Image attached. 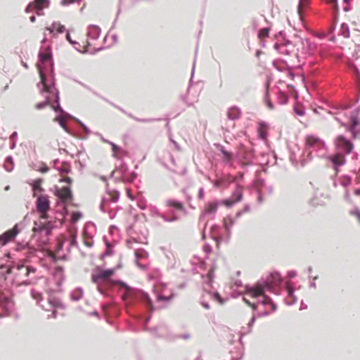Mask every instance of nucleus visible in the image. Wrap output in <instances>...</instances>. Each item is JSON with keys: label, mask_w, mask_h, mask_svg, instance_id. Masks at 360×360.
<instances>
[{"label": "nucleus", "mask_w": 360, "mask_h": 360, "mask_svg": "<svg viewBox=\"0 0 360 360\" xmlns=\"http://www.w3.org/2000/svg\"><path fill=\"white\" fill-rule=\"evenodd\" d=\"M48 171H49V169H48V167H43V168L41 169V172H44V173L47 172Z\"/></svg>", "instance_id": "8fccbe9b"}, {"label": "nucleus", "mask_w": 360, "mask_h": 360, "mask_svg": "<svg viewBox=\"0 0 360 360\" xmlns=\"http://www.w3.org/2000/svg\"><path fill=\"white\" fill-rule=\"evenodd\" d=\"M307 4V0H300L298 8H297V12L301 17V11L303 6H306Z\"/></svg>", "instance_id": "cd10ccee"}, {"label": "nucleus", "mask_w": 360, "mask_h": 360, "mask_svg": "<svg viewBox=\"0 0 360 360\" xmlns=\"http://www.w3.org/2000/svg\"><path fill=\"white\" fill-rule=\"evenodd\" d=\"M202 306L206 309H210V306L208 305V304H202Z\"/></svg>", "instance_id": "4d7b16f0"}, {"label": "nucleus", "mask_w": 360, "mask_h": 360, "mask_svg": "<svg viewBox=\"0 0 360 360\" xmlns=\"http://www.w3.org/2000/svg\"><path fill=\"white\" fill-rule=\"evenodd\" d=\"M258 136L262 140H265L267 134V126L263 122H259L257 126Z\"/></svg>", "instance_id": "ddd939ff"}, {"label": "nucleus", "mask_w": 360, "mask_h": 360, "mask_svg": "<svg viewBox=\"0 0 360 360\" xmlns=\"http://www.w3.org/2000/svg\"><path fill=\"white\" fill-rule=\"evenodd\" d=\"M296 113H297V115H304L303 111H302V110H296Z\"/></svg>", "instance_id": "603ef678"}, {"label": "nucleus", "mask_w": 360, "mask_h": 360, "mask_svg": "<svg viewBox=\"0 0 360 360\" xmlns=\"http://www.w3.org/2000/svg\"><path fill=\"white\" fill-rule=\"evenodd\" d=\"M326 159L332 163L333 167L336 171L338 167L344 165L346 162L345 154L340 152H336L334 155L328 156Z\"/></svg>", "instance_id": "39448f33"}, {"label": "nucleus", "mask_w": 360, "mask_h": 360, "mask_svg": "<svg viewBox=\"0 0 360 360\" xmlns=\"http://www.w3.org/2000/svg\"><path fill=\"white\" fill-rule=\"evenodd\" d=\"M262 296H263L262 303L264 304H271V299L269 297H267V296H266L264 295H262Z\"/></svg>", "instance_id": "c9c22d12"}, {"label": "nucleus", "mask_w": 360, "mask_h": 360, "mask_svg": "<svg viewBox=\"0 0 360 360\" xmlns=\"http://www.w3.org/2000/svg\"><path fill=\"white\" fill-rule=\"evenodd\" d=\"M325 148V143L319 136L307 135L305 137V148L310 156L313 151L319 150Z\"/></svg>", "instance_id": "f03ea898"}, {"label": "nucleus", "mask_w": 360, "mask_h": 360, "mask_svg": "<svg viewBox=\"0 0 360 360\" xmlns=\"http://www.w3.org/2000/svg\"><path fill=\"white\" fill-rule=\"evenodd\" d=\"M66 39L68 41H69L71 44H73L74 42L72 41L71 38H70V35L69 33H67L66 34Z\"/></svg>", "instance_id": "a18cd8bd"}, {"label": "nucleus", "mask_w": 360, "mask_h": 360, "mask_svg": "<svg viewBox=\"0 0 360 360\" xmlns=\"http://www.w3.org/2000/svg\"><path fill=\"white\" fill-rule=\"evenodd\" d=\"M19 231L17 225L14 226L11 229L6 231L0 236V243L2 245H6L8 242L13 240L18 235Z\"/></svg>", "instance_id": "423d86ee"}, {"label": "nucleus", "mask_w": 360, "mask_h": 360, "mask_svg": "<svg viewBox=\"0 0 360 360\" xmlns=\"http://www.w3.org/2000/svg\"><path fill=\"white\" fill-rule=\"evenodd\" d=\"M270 304L272 307L273 311H275L276 309V306L273 302H271Z\"/></svg>", "instance_id": "5fc2aeb1"}, {"label": "nucleus", "mask_w": 360, "mask_h": 360, "mask_svg": "<svg viewBox=\"0 0 360 360\" xmlns=\"http://www.w3.org/2000/svg\"><path fill=\"white\" fill-rule=\"evenodd\" d=\"M221 181H217L215 183H214V186H219L221 185Z\"/></svg>", "instance_id": "864d4df0"}, {"label": "nucleus", "mask_w": 360, "mask_h": 360, "mask_svg": "<svg viewBox=\"0 0 360 360\" xmlns=\"http://www.w3.org/2000/svg\"><path fill=\"white\" fill-rule=\"evenodd\" d=\"M60 181L65 182L67 184H71L72 183V179L69 176H63V178L60 180Z\"/></svg>", "instance_id": "f704fd0d"}, {"label": "nucleus", "mask_w": 360, "mask_h": 360, "mask_svg": "<svg viewBox=\"0 0 360 360\" xmlns=\"http://www.w3.org/2000/svg\"><path fill=\"white\" fill-rule=\"evenodd\" d=\"M128 195L131 199H133L132 197L131 196L129 190H128Z\"/></svg>", "instance_id": "13d9d810"}, {"label": "nucleus", "mask_w": 360, "mask_h": 360, "mask_svg": "<svg viewBox=\"0 0 360 360\" xmlns=\"http://www.w3.org/2000/svg\"><path fill=\"white\" fill-rule=\"evenodd\" d=\"M54 122H58L59 123V124L63 127V128H65V121L63 120V117H55L54 120H53Z\"/></svg>", "instance_id": "c756f323"}, {"label": "nucleus", "mask_w": 360, "mask_h": 360, "mask_svg": "<svg viewBox=\"0 0 360 360\" xmlns=\"http://www.w3.org/2000/svg\"><path fill=\"white\" fill-rule=\"evenodd\" d=\"M114 273L113 269H97L91 274V281L94 283H97L100 281H105L111 277Z\"/></svg>", "instance_id": "20e7f679"}, {"label": "nucleus", "mask_w": 360, "mask_h": 360, "mask_svg": "<svg viewBox=\"0 0 360 360\" xmlns=\"http://www.w3.org/2000/svg\"><path fill=\"white\" fill-rule=\"evenodd\" d=\"M49 105H50V102H49V99H46L44 102H41V103H37L35 105V108L37 109V110H41V109H43V108H46V106H48Z\"/></svg>", "instance_id": "b1692460"}, {"label": "nucleus", "mask_w": 360, "mask_h": 360, "mask_svg": "<svg viewBox=\"0 0 360 360\" xmlns=\"http://www.w3.org/2000/svg\"><path fill=\"white\" fill-rule=\"evenodd\" d=\"M350 214L356 217L358 222L360 224V210L358 209L351 210Z\"/></svg>", "instance_id": "c85d7f7f"}, {"label": "nucleus", "mask_w": 360, "mask_h": 360, "mask_svg": "<svg viewBox=\"0 0 360 360\" xmlns=\"http://www.w3.org/2000/svg\"><path fill=\"white\" fill-rule=\"evenodd\" d=\"M224 226H225V229L229 231L230 227L232 226L233 224V220L231 217H228V218H226L224 219Z\"/></svg>", "instance_id": "a878e982"}, {"label": "nucleus", "mask_w": 360, "mask_h": 360, "mask_svg": "<svg viewBox=\"0 0 360 360\" xmlns=\"http://www.w3.org/2000/svg\"><path fill=\"white\" fill-rule=\"evenodd\" d=\"M84 244H85L86 246L89 247V248L92 246V243L91 242L84 241Z\"/></svg>", "instance_id": "09e8293b"}, {"label": "nucleus", "mask_w": 360, "mask_h": 360, "mask_svg": "<svg viewBox=\"0 0 360 360\" xmlns=\"http://www.w3.org/2000/svg\"><path fill=\"white\" fill-rule=\"evenodd\" d=\"M108 194L110 197V199L113 202H117L120 197V193L118 191L115 190H110L108 191Z\"/></svg>", "instance_id": "aec40b11"}, {"label": "nucleus", "mask_w": 360, "mask_h": 360, "mask_svg": "<svg viewBox=\"0 0 360 360\" xmlns=\"http://www.w3.org/2000/svg\"><path fill=\"white\" fill-rule=\"evenodd\" d=\"M203 189L202 188H200V191H199V193H198V196L200 198H202V196H203Z\"/></svg>", "instance_id": "49530a36"}, {"label": "nucleus", "mask_w": 360, "mask_h": 360, "mask_svg": "<svg viewBox=\"0 0 360 360\" xmlns=\"http://www.w3.org/2000/svg\"><path fill=\"white\" fill-rule=\"evenodd\" d=\"M49 303L55 308L63 309L64 307L63 303L56 297H50L49 299Z\"/></svg>", "instance_id": "6ab92c4d"}, {"label": "nucleus", "mask_w": 360, "mask_h": 360, "mask_svg": "<svg viewBox=\"0 0 360 360\" xmlns=\"http://www.w3.org/2000/svg\"><path fill=\"white\" fill-rule=\"evenodd\" d=\"M227 116L231 120L238 119L240 116V110L236 107L231 108L228 110Z\"/></svg>", "instance_id": "2eb2a0df"}, {"label": "nucleus", "mask_w": 360, "mask_h": 360, "mask_svg": "<svg viewBox=\"0 0 360 360\" xmlns=\"http://www.w3.org/2000/svg\"><path fill=\"white\" fill-rule=\"evenodd\" d=\"M110 145L112 146V149L114 153V155L115 156L117 151L120 150V148L117 145H115L114 143H112V142L110 143Z\"/></svg>", "instance_id": "72a5a7b5"}, {"label": "nucleus", "mask_w": 360, "mask_h": 360, "mask_svg": "<svg viewBox=\"0 0 360 360\" xmlns=\"http://www.w3.org/2000/svg\"><path fill=\"white\" fill-rule=\"evenodd\" d=\"M171 299V297H166L163 295H158V300H164V301H169Z\"/></svg>", "instance_id": "58836bf2"}, {"label": "nucleus", "mask_w": 360, "mask_h": 360, "mask_svg": "<svg viewBox=\"0 0 360 360\" xmlns=\"http://www.w3.org/2000/svg\"><path fill=\"white\" fill-rule=\"evenodd\" d=\"M6 160L7 161H10L11 160V158H7Z\"/></svg>", "instance_id": "680f3d73"}, {"label": "nucleus", "mask_w": 360, "mask_h": 360, "mask_svg": "<svg viewBox=\"0 0 360 360\" xmlns=\"http://www.w3.org/2000/svg\"><path fill=\"white\" fill-rule=\"evenodd\" d=\"M50 33H53L56 30L58 33L62 34L65 32V27L59 22H53L50 27H46Z\"/></svg>", "instance_id": "f8f14e48"}, {"label": "nucleus", "mask_w": 360, "mask_h": 360, "mask_svg": "<svg viewBox=\"0 0 360 360\" xmlns=\"http://www.w3.org/2000/svg\"><path fill=\"white\" fill-rule=\"evenodd\" d=\"M354 194L356 195H360V189L355 190Z\"/></svg>", "instance_id": "6e6d98bb"}, {"label": "nucleus", "mask_w": 360, "mask_h": 360, "mask_svg": "<svg viewBox=\"0 0 360 360\" xmlns=\"http://www.w3.org/2000/svg\"><path fill=\"white\" fill-rule=\"evenodd\" d=\"M335 144L337 152L342 153L345 155L349 154L354 148L353 144L342 135L336 138Z\"/></svg>", "instance_id": "7ed1b4c3"}, {"label": "nucleus", "mask_w": 360, "mask_h": 360, "mask_svg": "<svg viewBox=\"0 0 360 360\" xmlns=\"http://www.w3.org/2000/svg\"><path fill=\"white\" fill-rule=\"evenodd\" d=\"M244 301L245 302V303L249 305L250 307H252L253 309H256L257 308V306L255 304H253V303H251L250 302H249L248 300H247L245 298L243 299Z\"/></svg>", "instance_id": "ea45409f"}, {"label": "nucleus", "mask_w": 360, "mask_h": 360, "mask_svg": "<svg viewBox=\"0 0 360 360\" xmlns=\"http://www.w3.org/2000/svg\"><path fill=\"white\" fill-rule=\"evenodd\" d=\"M240 155L243 156L244 159V161L243 162L244 165H248L251 162L252 158V154L251 151L242 150H240Z\"/></svg>", "instance_id": "f3484780"}, {"label": "nucleus", "mask_w": 360, "mask_h": 360, "mask_svg": "<svg viewBox=\"0 0 360 360\" xmlns=\"http://www.w3.org/2000/svg\"><path fill=\"white\" fill-rule=\"evenodd\" d=\"M81 218H82V214L80 212H75L72 213V215H71L72 222L75 223L77 221H79Z\"/></svg>", "instance_id": "393cba45"}, {"label": "nucleus", "mask_w": 360, "mask_h": 360, "mask_svg": "<svg viewBox=\"0 0 360 360\" xmlns=\"http://www.w3.org/2000/svg\"><path fill=\"white\" fill-rule=\"evenodd\" d=\"M285 44H275L274 47L276 49H277L278 51H280L281 53H284L285 51L283 49L285 48Z\"/></svg>", "instance_id": "2f4dec72"}, {"label": "nucleus", "mask_w": 360, "mask_h": 360, "mask_svg": "<svg viewBox=\"0 0 360 360\" xmlns=\"http://www.w3.org/2000/svg\"><path fill=\"white\" fill-rule=\"evenodd\" d=\"M218 205L217 202H207L205 207L204 212L205 214H214L217 212Z\"/></svg>", "instance_id": "4468645a"}, {"label": "nucleus", "mask_w": 360, "mask_h": 360, "mask_svg": "<svg viewBox=\"0 0 360 360\" xmlns=\"http://www.w3.org/2000/svg\"><path fill=\"white\" fill-rule=\"evenodd\" d=\"M60 174L63 176L64 174H68L71 171V167L69 163L63 162L58 169Z\"/></svg>", "instance_id": "a211bd4d"}, {"label": "nucleus", "mask_w": 360, "mask_h": 360, "mask_svg": "<svg viewBox=\"0 0 360 360\" xmlns=\"http://www.w3.org/2000/svg\"><path fill=\"white\" fill-rule=\"evenodd\" d=\"M165 204L168 207H172L178 210L183 211L184 210V206L183 203L176 201L174 200H167L165 202Z\"/></svg>", "instance_id": "dca6fc26"}, {"label": "nucleus", "mask_w": 360, "mask_h": 360, "mask_svg": "<svg viewBox=\"0 0 360 360\" xmlns=\"http://www.w3.org/2000/svg\"><path fill=\"white\" fill-rule=\"evenodd\" d=\"M48 87L46 86H44L45 91H47Z\"/></svg>", "instance_id": "052dcab7"}, {"label": "nucleus", "mask_w": 360, "mask_h": 360, "mask_svg": "<svg viewBox=\"0 0 360 360\" xmlns=\"http://www.w3.org/2000/svg\"><path fill=\"white\" fill-rule=\"evenodd\" d=\"M264 287L262 285L257 284L255 287L250 288L247 290V295L252 297H257L264 295Z\"/></svg>", "instance_id": "6e6552de"}, {"label": "nucleus", "mask_w": 360, "mask_h": 360, "mask_svg": "<svg viewBox=\"0 0 360 360\" xmlns=\"http://www.w3.org/2000/svg\"><path fill=\"white\" fill-rule=\"evenodd\" d=\"M265 103H266V105L267 108L269 110H273L274 109V105H273V103H271V101H270V99L267 96L265 98Z\"/></svg>", "instance_id": "473e14b6"}, {"label": "nucleus", "mask_w": 360, "mask_h": 360, "mask_svg": "<svg viewBox=\"0 0 360 360\" xmlns=\"http://www.w3.org/2000/svg\"><path fill=\"white\" fill-rule=\"evenodd\" d=\"M62 4H63V5H66V3H65V0H63V1H62Z\"/></svg>", "instance_id": "bf43d9fd"}, {"label": "nucleus", "mask_w": 360, "mask_h": 360, "mask_svg": "<svg viewBox=\"0 0 360 360\" xmlns=\"http://www.w3.org/2000/svg\"><path fill=\"white\" fill-rule=\"evenodd\" d=\"M243 198V189L241 187H237L233 193L230 200H226L224 203L226 206H231L236 202H240Z\"/></svg>", "instance_id": "0eeeda50"}, {"label": "nucleus", "mask_w": 360, "mask_h": 360, "mask_svg": "<svg viewBox=\"0 0 360 360\" xmlns=\"http://www.w3.org/2000/svg\"><path fill=\"white\" fill-rule=\"evenodd\" d=\"M56 195L62 200H68L72 198V193L69 187H62L57 191Z\"/></svg>", "instance_id": "9d476101"}, {"label": "nucleus", "mask_w": 360, "mask_h": 360, "mask_svg": "<svg viewBox=\"0 0 360 360\" xmlns=\"http://www.w3.org/2000/svg\"><path fill=\"white\" fill-rule=\"evenodd\" d=\"M30 19V21L32 22H34L36 20V18L34 15L31 16Z\"/></svg>", "instance_id": "3c124183"}, {"label": "nucleus", "mask_w": 360, "mask_h": 360, "mask_svg": "<svg viewBox=\"0 0 360 360\" xmlns=\"http://www.w3.org/2000/svg\"><path fill=\"white\" fill-rule=\"evenodd\" d=\"M269 28H267V27L262 28V29L259 30V31L258 32V38L261 40L264 39V38L269 37Z\"/></svg>", "instance_id": "412c9836"}, {"label": "nucleus", "mask_w": 360, "mask_h": 360, "mask_svg": "<svg viewBox=\"0 0 360 360\" xmlns=\"http://www.w3.org/2000/svg\"><path fill=\"white\" fill-rule=\"evenodd\" d=\"M32 11H34V6H33L32 3H31V4H30L27 6V7L26 8L25 11H26L27 13H28V12Z\"/></svg>", "instance_id": "a19ab883"}, {"label": "nucleus", "mask_w": 360, "mask_h": 360, "mask_svg": "<svg viewBox=\"0 0 360 360\" xmlns=\"http://www.w3.org/2000/svg\"><path fill=\"white\" fill-rule=\"evenodd\" d=\"M47 256H48L49 257L52 258L53 260H56V257L55 253H54L53 251H51V250H49V251L47 252Z\"/></svg>", "instance_id": "4c0bfd02"}, {"label": "nucleus", "mask_w": 360, "mask_h": 360, "mask_svg": "<svg viewBox=\"0 0 360 360\" xmlns=\"http://www.w3.org/2000/svg\"><path fill=\"white\" fill-rule=\"evenodd\" d=\"M51 108L56 111V112H61L63 110H62V108H60V106L59 105H51Z\"/></svg>", "instance_id": "e433bc0d"}, {"label": "nucleus", "mask_w": 360, "mask_h": 360, "mask_svg": "<svg viewBox=\"0 0 360 360\" xmlns=\"http://www.w3.org/2000/svg\"><path fill=\"white\" fill-rule=\"evenodd\" d=\"M107 247H108V250L105 252V255H111V250H110V244L108 243H107Z\"/></svg>", "instance_id": "c03bdc74"}, {"label": "nucleus", "mask_w": 360, "mask_h": 360, "mask_svg": "<svg viewBox=\"0 0 360 360\" xmlns=\"http://www.w3.org/2000/svg\"><path fill=\"white\" fill-rule=\"evenodd\" d=\"M219 150L224 155V159L227 161H231L233 158L232 154L224 149L223 146H220Z\"/></svg>", "instance_id": "4be33fe9"}, {"label": "nucleus", "mask_w": 360, "mask_h": 360, "mask_svg": "<svg viewBox=\"0 0 360 360\" xmlns=\"http://www.w3.org/2000/svg\"><path fill=\"white\" fill-rule=\"evenodd\" d=\"M146 303H147V305H148V307L149 308V310L150 311V312H153L154 309H153V304H152V301L149 298L148 296H147L146 297Z\"/></svg>", "instance_id": "7c9ffc66"}, {"label": "nucleus", "mask_w": 360, "mask_h": 360, "mask_svg": "<svg viewBox=\"0 0 360 360\" xmlns=\"http://www.w3.org/2000/svg\"><path fill=\"white\" fill-rule=\"evenodd\" d=\"M214 298L215 300H217L220 303H221V299L219 293H214Z\"/></svg>", "instance_id": "37998d69"}, {"label": "nucleus", "mask_w": 360, "mask_h": 360, "mask_svg": "<svg viewBox=\"0 0 360 360\" xmlns=\"http://www.w3.org/2000/svg\"><path fill=\"white\" fill-rule=\"evenodd\" d=\"M41 179H38V180H36L34 181L33 183V185H32V189H33V191H34V196H35V192L36 191H42V188L41 186Z\"/></svg>", "instance_id": "5701e85b"}, {"label": "nucleus", "mask_w": 360, "mask_h": 360, "mask_svg": "<svg viewBox=\"0 0 360 360\" xmlns=\"http://www.w3.org/2000/svg\"><path fill=\"white\" fill-rule=\"evenodd\" d=\"M34 11L38 15H40V12L44 8L49 6L48 0H34L32 2Z\"/></svg>", "instance_id": "9b49d317"}, {"label": "nucleus", "mask_w": 360, "mask_h": 360, "mask_svg": "<svg viewBox=\"0 0 360 360\" xmlns=\"http://www.w3.org/2000/svg\"><path fill=\"white\" fill-rule=\"evenodd\" d=\"M63 243L62 241H58L56 245V250L59 251L63 248Z\"/></svg>", "instance_id": "79ce46f5"}, {"label": "nucleus", "mask_w": 360, "mask_h": 360, "mask_svg": "<svg viewBox=\"0 0 360 360\" xmlns=\"http://www.w3.org/2000/svg\"><path fill=\"white\" fill-rule=\"evenodd\" d=\"M39 57L42 62H46L51 58V55L49 53H42L39 55Z\"/></svg>", "instance_id": "bb28decb"}, {"label": "nucleus", "mask_w": 360, "mask_h": 360, "mask_svg": "<svg viewBox=\"0 0 360 360\" xmlns=\"http://www.w3.org/2000/svg\"><path fill=\"white\" fill-rule=\"evenodd\" d=\"M358 124V121L356 118L352 119V125L354 127Z\"/></svg>", "instance_id": "de8ad7c7"}, {"label": "nucleus", "mask_w": 360, "mask_h": 360, "mask_svg": "<svg viewBox=\"0 0 360 360\" xmlns=\"http://www.w3.org/2000/svg\"><path fill=\"white\" fill-rule=\"evenodd\" d=\"M281 281V277L279 273L274 272L270 274L266 281V286L272 287L278 285Z\"/></svg>", "instance_id": "1a4fd4ad"}, {"label": "nucleus", "mask_w": 360, "mask_h": 360, "mask_svg": "<svg viewBox=\"0 0 360 360\" xmlns=\"http://www.w3.org/2000/svg\"><path fill=\"white\" fill-rule=\"evenodd\" d=\"M37 212L39 214V222H35V226L33 228L34 231L46 230L48 234L50 233L51 230L55 227L54 222L48 221L49 215L48 212L51 210V202L49 196L46 195H41L38 196L35 202Z\"/></svg>", "instance_id": "f257e3e1"}]
</instances>
